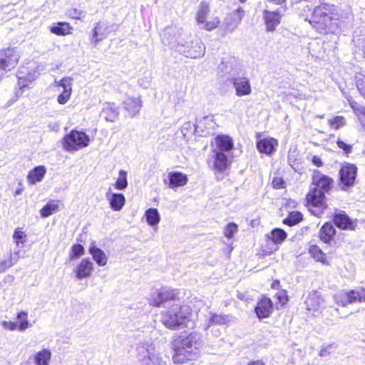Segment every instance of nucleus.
<instances>
[{
  "label": "nucleus",
  "mask_w": 365,
  "mask_h": 365,
  "mask_svg": "<svg viewBox=\"0 0 365 365\" xmlns=\"http://www.w3.org/2000/svg\"><path fill=\"white\" fill-rule=\"evenodd\" d=\"M19 59L18 52L14 48H7L0 53V68L4 71H10L17 64Z\"/></svg>",
  "instance_id": "nucleus-10"
},
{
  "label": "nucleus",
  "mask_w": 365,
  "mask_h": 365,
  "mask_svg": "<svg viewBox=\"0 0 365 365\" xmlns=\"http://www.w3.org/2000/svg\"><path fill=\"white\" fill-rule=\"evenodd\" d=\"M238 231V226L234 222L229 223L225 228L224 235L230 239Z\"/></svg>",
  "instance_id": "nucleus-49"
},
{
  "label": "nucleus",
  "mask_w": 365,
  "mask_h": 365,
  "mask_svg": "<svg viewBox=\"0 0 365 365\" xmlns=\"http://www.w3.org/2000/svg\"><path fill=\"white\" fill-rule=\"evenodd\" d=\"M336 144L339 148L344 150L346 154H349V153L351 152L352 146L345 143L344 141L338 140L336 141Z\"/></svg>",
  "instance_id": "nucleus-56"
},
{
  "label": "nucleus",
  "mask_w": 365,
  "mask_h": 365,
  "mask_svg": "<svg viewBox=\"0 0 365 365\" xmlns=\"http://www.w3.org/2000/svg\"><path fill=\"white\" fill-rule=\"evenodd\" d=\"M263 16L268 31H273L280 23L281 15L277 11H269L264 10Z\"/></svg>",
  "instance_id": "nucleus-22"
},
{
  "label": "nucleus",
  "mask_w": 365,
  "mask_h": 365,
  "mask_svg": "<svg viewBox=\"0 0 365 365\" xmlns=\"http://www.w3.org/2000/svg\"><path fill=\"white\" fill-rule=\"evenodd\" d=\"M46 173V169L44 166L40 165L30 170L27 176L28 182L31 185H34L38 182L42 180Z\"/></svg>",
  "instance_id": "nucleus-30"
},
{
  "label": "nucleus",
  "mask_w": 365,
  "mask_h": 365,
  "mask_svg": "<svg viewBox=\"0 0 365 365\" xmlns=\"http://www.w3.org/2000/svg\"><path fill=\"white\" fill-rule=\"evenodd\" d=\"M334 181L330 177L314 170L312 175V187L319 189L324 192H328L333 187Z\"/></svg>",
  "instance_id": "nucleus-12"
},
{
  "label": "nucleus",
  "mask_w": 365,
  "mask_h": 365,
  "mask_svg": "<svg viewBox=\"0 0 365 365\" xmlns=\"http://www.w3.org/2000/svg\"><path fill=\"white\" fill-rule=\"evenodd\" d=\"M23 191V189L22 188H19L17 189L16 191H15V195H21V192Z\"/></svg>",
  "instance_id": "nucleus-62"
},
{
  "label": "nucleus",
  "mask_w": 365,
  "mask_h": 365,
  "mask_svg": "<svg viewBox=\"0 0 365 365\" xmlns=\"http://www.w3.org/2000/svg\"><path fill=\"white\" fill-rule=\"evenodd\" d=\"M214 167L218 171H224L228 165L227 156L225 153L213 152Z\"/></svg>",
  "instance_id": "nucleus-32"
},
{
  "label": "nucleus",
  "mask_w": 365,
  "mask_h": 365,
  "mask_svg": "<svg viewBox=\"0 0 365 365\" xmlns=\"http://www.w3.org/2000/svg\"><path fill=\"white\" fill-rule=\"evenodd\" d=\"M331 9L332 6L327 4L316 6L312 11L311 21L324 27L329 26L333 19Z\"/></svg>",
  "instance_id": "nucleus-7"
},
{
  "label": "nucleus",
  "mask_w": 365,
  "mask_h": 365,
  "mask_svg": "<svg viewBox=\"0 0 365 365\" xmlns=\"http://www.w3.org/2000/svg\"><path fill=\"white\" fill-rule=\"evenodd\" d=\"M110 31V27L106 23L98 22L93 30L91 40L97 43L106 38Z\"/></svg>",
  "instance_id": "nucleus-24"
},
{
  "label": "nucleus",
  "mask_w": 365,
  "mask_h": 365,
  "mask_svg": "<svg viewBox=\"0 0 365 365\" xmlns=\"http://www.w3.org/2000/svg\"><path fill=\"white\" fill-rule=\"evenodd\" d=\"M93 271V264L89 258L83 259L73 269L75 277L78 280L90 277Z\"/></svg>",
  "instance_id": "nucleus-15"
},
{
  "label": "nucleus",
  "mask_w": 365,
  "mask_h": 365,
  "mask_svg": "<svg viewBox=\"0 0 365 365\" xmlns=\"http://www.w3.org/2000/svg\"><path fill=\"white\" fill-rule=\"evenodd\" d=\"M27 235L20 228L15 230L13 239L18 248H22L26 242Z\"/></svg>",
  "instance_id": "nucleus-41"
},
{
  "label": "nucleus",
  "mask_w": 365,
  "mask_h": 365,
  "mask_svg": "<svg viewBox=\"0 0 365 365\" xmlns=\"http://www.w3.org/2000/svg\"><path fill=\"white\" fill-rule=\"evenodd\" d=\"M209 331L216 337L220 336L221 334V329L217 327L215 325L212 327L208 331H206L207 335L209 334Z\"/></svg>",
  "instance_id": "nucleus-58"
},
{
  "label": "nucleus",
  "mask_w": 365,
  "mask_h": 365,
  "mask_svg": "<svg viewBox=\"0 0 365 365\" xmlns=\"http://www.w3.org/2000/svg\"><path fill=\"white\" fill-rule=\"evenodd\" d=\"M273 309L272 301L267 297H263L257 303L255 312L259 319L268 317Z\"/></svg>",
  "instance_id": "nucleus-21"
},
{
  "label": "nucleus",
  "mask_w": 365,
  "mask_h": 365,
  "mask_svg": "<svg viewBox=\"0 0 365 365\" xmlns=\"http://www.w3.org/2000/svg\"><path fill=\"white\" fill-rule=\"evenodd\" d=\"M85 250L84 247L79 244L73 245L71 247V250L69 254V257L71 260L74 259L75 258L79 257L84 255Z\"/></svg>",
  "instance_id": "nucleus-47"
},
{
  "label": "nucleus",
  "mask_w": 365,
  "mask_h": 365,
  "mask_svg": "<svg viewBox=\"0 0 365 365\" xmlns=\"http://www.w3.org/2000/svg\"><path fill=\"white\" fill-rule=\"evenodd\" d=\"M277 140L273 138H263L257 142V148L260 153L271 155L275 151Z\"/></svg>",
  "instance_id": "nucleus-23"
},
{
  "label": "nucleus",
  "mask_w": 365,
  "mask_h": 365,
  "mask_svg": "<svg viewBox=\"0 0 365 365\" xmlns=\"http://www.w3.org/2000/svg\"><path fill=\"white\" fill-rule=\"evenodd\" d=\"M69 16L73 19H80L81 17H84L83 12L81 10L77 9H71L68 11Z\"/></svg>",
  "instance_id": "nucleus-54"
},
{
  "label": "nucleus",
  "mask_w": 365,
  "mask_h": 365,
  "mask_svg": "<svg viewBox=\"0 0 365 365\" xmlns=\"http://www.w3.org/2000/svg\"><path fill=\"white\" fill-rule=\"evenodd\" d=\"M272 185L275 189H281L284 187L285 182L282 178L281 177H275L272 180Z\"/></svg>",
  "instance_id": "nucleus-55"
},
{
  "label": "nucleus",
  "mask_w": 365,
  "mask_h": 365,
  "mask_svg": "<svg viewBox=\"0 0 365 365\" xmlns=\"http://www.w3.org/2000/svg\"><path fill=\"white\" fill-rule=\"evenodd\" d=\"M269 2L274 3L275 4H281L284 2L285 0H267Z\"/></svg>",
  "instance_id": "nucleus-61"
},
{
  "label": "nucleus",
  "mask_w": 365,
  "mask_h": 365,
  "mask_svg": "<svg viewBox=\"0 0 365 365\" xmlns=\"http://www.w3.org/2000/svg\"><path fill=\"white\" fill-rule=\"evenodd\" d=\"M89 137L83 132L72 130L63 138V148L68 151L78 150L88 145Z\"/></svg>",
  "instance_id": "nucleus-6"
},
{
  "label": "nucleus",
  "mask_w": 365,
  "mask_h": 365,
  "mask_svg": "<svg viewBox=\"0 0 365 365\" xmlns=\"http://www.w3.org/2000/svg\"><path fill=\"white\" fill-rule=\"evenodd\" d=\"M197 131V127L195 123L185 122L181 128V132L186 140H189Z\"/></svg>",
  "instance_id": "nucleus-37"
},
{
  "label": "nucleus",
  "mask_w": 365,
  "mask_h": 365,
  "mask_svg": "<svg viewBox=\"0 0 365 365\" xmlns=\"http://www.w3.org/2000/svg\"><path fill=\"white\" fill-rule=\"evenodd\" d=\"M210 12V6L208 3L202 1L199 6V9L197 14L196 20L198 24H202L205 22L207 14Z\"/></svg>",
  "instance_id": "nucleus-38"
},
{
  "label": "nucleus",
  "mask_w": 365,
  "mask_h": 365,
  "mask_svg": "<svg viewBox=\"0 0 365 365\" xmlns=\"http://www.w3.org/2000/svg\"><path fill=\"white\" fill-rule=\"evenodd\" d=\"M179 292L177 289L164 287L155 292L150 299V304L155 307L165 305L170 307L173 303H178L177 297Z\"/></svg>",
  "instance_id": "nucleus-5"
},
{
  "label": "nucleus",
  "mask_w": 365,
  "mask_h": 365,
  "mask_svg": "<svg viewBox=\"0 0 365 365\" xmlns=\"http://www.w3.org/2000/svg\"><path fill=\"white\" fill-rule=\"evenodd\" d=\"M247 365H265L262 361L257 360L248 363Z\"/></svg>",
  "instance_id": "nucleus-60"
},
{
  "label": "nucleus",
  "mask_w": 365,
  "mask_h": 365,
  "mask_svg": "<svg viewBox=\"0 0 365 365\" xmlns=\"http://www.w3.org/2000/svg\"><path fill=\"white\" fill-rule=\"evenodd\" d=\"M115 188L118 190H124L128 186L127 173L124 170L119 172V176L115 182Z\"/></svg>",
  "instance_id": "nucleus-46"
},
{
  "label": "nucleus",
  "mask_w": 365,
  "mask_h": 365,
  "mask_svg": "<svg viewBox=\"0 0 365 365\" xmlns=\"http://www.w3.org/2000/svg\"><path fill=\"white\" fill-rule=\"evenodd\" d=\"M71 84L72 78L70 77H65L58 83V86H61L63 89V92L58 96V103L65 104L68 102L71 94Z\"/></svg>",
  "instance_id": "nucleus-19"
},
{
  "label": "nucleus",
  "mask_w": 365,
  "mask_h": 365,
  "mask_svg": "<svg viewBox=\"0 0 365 365\" xmlns=\"http://www.w3.org/2000/svg\"><path fill=\"white\" fill-rule=\"evenodd\" d=\"M269 237L276 244L282 243L287 237V233L282 229L277 228L272 231Z\"/></svg>",
  "instance_id": "nucleus-42"
},
{
  "label": "nucleus",
  "mask_w": 365,
  "mask_h": 365,
  "mask_svg": "<svg viewBox=\"0 0 365 365\" xmlns=\"http://www.w3.org/2000/svg\"><path fill=\"white\" fill-rule=\"evenodd\" d=\"M106 198L109 200L110 207L115 211L120 210L125 202V197L120 193H106Z\"/></svg>",
  "instance_id": "nucleus-27"
},
{
  "label": "nucleus",
  "mask_w": 365,
  "mask_h": 365,
  "mask_svg": "<svg viewBox=\"0 0 365 365\" xmlns=\"http://www.w3.org/2000/svg\"><path fill=\"white\" fill-rule=\"evenodd\" d=\"M241 3H245L246 0H239Z\"/></svg>",
  "instance_id": "nucleus-63"
},
{
  "label": "nucleus",
  "mask_w": 365,
  "mask_h": 365,
  "mask_svg": "<svg viewBox=\"0 0 365 365\" xmlns=\"http://www.w3.org/2000/svg\"><path fill=\"white\" fill-rule=\"evenodd\" d=\"M232 317L229 315L217 314L211 313L208 319V322L205 327V331H208L212 327L217 325H224L229 323Z\"/></svg>",
  "instance_id": "nucleus-26"
},
{
  "label": "nucleus",
  "mask_w": 365,
  "mask_h": 365,
  "mask_svg": "<svg viewBox=\"0 0 365 365\" xmlns=\"http://www.w3.org/2000/svg\"><path fill=\"white\" fill-rule=\"evenodd\" d=\"M277 299L279 300V302L280 304V307H282L284 304H285L287 301V296L285 293V292H281L277 294Z\"/></svg>",
  "instance_id": "nucleus-57"
},
{
  "label": "nucleus",
  "mask_w": 365,
  "mask_h": 365,
  "mask_svg": "<svg viewBox=\"0 0 365 365\" xmlns=\"http://www.w3.org/2000/svg\"><path fill=\"white\" fill-rule=\"evenodd\" d=\"M216 147L212 152L226 153L230 151L233 147L232 139L227 135H217L215 138Z\"/></svg>",
  "instance_id": "nucleus-25"
},
{
  "label": "nucleus",
  "mask_w": 365,
  "mask_h": 365,
  "mask_svg": "<svg viewBox=\"0 0 365 365\" xmlns=\"http://www.w3.org/2000/svg\"><path fill=\"white\" fill-rule=\"evenodd\" d=\"M118 109L115 106L114 103H103L102 109V115L107 121L114 122L118 119Z\"/></svg>",
  "instance_id": "nucleus-28"
},
{
  "label": "nucleus",
  "mask_w": 365,
  "mask_h": 365,
  "mask_svg": "<svg viewBox=\"0 0 365 365\" xmlns=\"http://www.w3.org/2000/svg\"><path fill=\"white\" fill-rule=\"evenodd\" d=\"M88 251L98 265L103 267L107 264L108 257L102 250L93 245L89 247Z\"/></svg>",
  "instance_id": "nucleus-31"
},
{
  "label": "nucleus",
  "mask_w": 365,
  "mask_h": 365,
  "mask_svg": "<svg viewBox=\"0 0 365 365\" xmlns=\"http://www.w3.org/2000/svg\"><path fill=\"white\" fill-rule=\"evenodd\" d=\"M329 125L335 130L339 129L345 124V119L342 116H336L329 120Z\"/></svg>",
  "instance_id": "nucleus-51"
},
{
  "label": "nucleus",
  "mask_w": 365,
  "mask_h": 365,
  "mask_svg": "<svg viewBox=\"0 0 365 365\" xmlns=\"http://www.w3.org/2000/svg\"><path fill=\"white\" fill-rule=\"evenodd\" d=\"M191 316L189 306L173 303L168 310L162 312L161 322L168 329H176L182 326L188 327L193 325Z\"/></svg>",
  "instance_id": "nucleus-3"
},
{
  "label": "nucleus",
  "mask_w": 365,
  "mask_h": 365,
  "mask_svg": "<svg viewBox=\"0 0 365 365\" xmlns=\"http://www.w3.org/2000/svg\"><path fill=\"white\" fill-rule=\"evenodd\" d=\"M16 319L18 320V330L19 331H24L27 329L31 327V324L29 323L28 319V313L25 311H21L17 313Z\"/></svg>",
  "instance_id": "nucleus-33"
},
{
  "label": "nucleus",
  "mask_w": 365,
  "mask_h": 365,
  "mask_svg": "<svg viewBox=\"0 0 365 365\" xmlns=\"http://www.w3.org/2000/svg\"><path fill=\"white\" fill-rule=\"evenodd\" d=\"M357 168L352 164L347 163L341 167L339 171V186L342 190L352 187L355 183Z\"/></svg>",
  "instance_id": "nucleus-8"
},
{
  "label": "nucleus",
  "mask_w": 365,
  "mask_h": 365,
  "mask_svg": "<svg viewBox=\"0 0 365 365\" xmlns=\"http://www.w3.org/2000/svg\"><path fill=\"white\" fill-rule=\"evenodd\" d=\"M302 220V215L299 212H292L289 216L284 220V223L289 225L293 226L299 223Z\"/></svg>",
  "instance_id": "nucleus-45"
},
{
  "label": "nucleus",
  "mask_w": 365,
  "mask_h": 365,
  "mask_svg": "<svg viewBox=\"0 0 365 365\" xmlns=\"http://www.w3.org/2000/svg\"><path fill=\"white\" fill-rule=\"evenodd\" d=\"M336 348L335 344H329L321 348L319 355L322 357H327L331 354L336 350Z\"/></svg>",
  "instance_id": "nucleus-50"
},
{
  "label": "nucleus",
  "mask_w": 365,
  "mask_h": 365,
  "mask_svg": "<svg viewBox=\"0 0 365 365\" xmlns=\"http://www.w3.org/2000/svg\"><path fill=\"white\" fill-rule=\"evenodd\" d=\"M232 81L237 96L241 97L251 93L252 88L247 78L233 77Z\"/></svg>",
  "instance_id": "nucleus-16"
},
{
  "label": "nucleus",
  "mask_w": 365,
  "mask_h": 365,
  "mask_svg": "<svg viewBox=\"0 0 365 365\" xmlns=\"http://www.w3.org/2000/svg\"><path fill=\"white\" fill-rule=\"evenodd\" d=\"M145 215L147 222L153 227L156 226L160 220V214L155 208H149L146 210Z\"/></svg>",
  "instance_id": "nucleus-36"
},
{
  "label": "nucleus",
  "mask_w": 365,
  "mask_h": 365,
  "mask_svg": "<svg viewBox=\"0 0 365 365\" xmlns=\"http://www.w3.org/2000/svg\"><path fill=\"white\" fill-rule=\"evenodd\" d=\"M2 327L4 329L9 331L18 330V324L12 321H4L2 322Z\"/></svg>",
  "instance_id": "nucleus-53"
},
{
  "label": "nucleus",
  "mask_w": 365,
  "mask_h": 365,
  "mask_svg": "<svg viewBox=\"0 0 365 365\" xmlns=\"http://www.w3.org/2000/svg\"><path fill=\"white\" fill-rule=\"evenodd\" d=\"M356 83L357 88L361 96L365 98V75L358 74L356 76Z\"/></svg>",
  "instance_id": "nucleus-48"
},
{
  "label": "nucleus",
  "mask_w": 365,
  "mask_h": 365,
  "mask_svg": "<svg viewBox=\"0 0 365 365\" xmlns=\"http://www.w3.org/2000/svg\"><path fill=\"white\" fill-rule=\"evenodd\" d=\"M338 297H336V303H341L344 307L346 306L348 304H351L356 302H365V284L356 288V289L351 290L341 296V301H339Z\"/></svg>",
  "instance_id": "nucleus-11"
},
{
  "label": "nucleus",
  "mask_w": 365,
  "mask_h": 365,
  "mask_svg": "<svg viewBox=\"0 0 365 365\" xmlns=\"http://www.w3.org/2000/svg\"><path fill=\"white\" fill-rule=\"evenodd\" d=\"M58 202L56 201L48 202L41 210V215L47 217L58 210Z\"/></svg>",
  "instance_id": "nucleus-40"
},
{
  "label": "nucleus",
  "mask_w": 365,
  "mask_h": 365,
  "mask_svg": "<svg viewBox=\"0 0 365 365\" xmlns=\"http://www.w3.org/2000/svg\"><path fill=\"white\" fill-rule=\"evenodd\" d=\"M168 187L173 190L185 186L188 182L187 175L178 171L170 172L168 174Z\"/></svg>",
  "instance_id": "nucleus-17"
},
{
  "label": "nucleus",
  "mask_w": 365,
  "mask_h": 365,
  "mask_svg": "<svg viewBox=\"0 0 365 365\" xmlns=\"http://www.w3.org/2000/svg\"><path fill=\"white\" fill-rule=\"evenodd\" d=\"M306 309L309 312L315 314L316 313H321L322 310L325 307L324 299L318 291L310 292L306 297L304 301Z\"/></svg>",
  "instance_id": "nucleus-9"
},
{
  "label": "nucleus",
  "mask_w": 365,
  "mask_h": 365,
  "mask_svg": "<svg viewBox=\"0 0 365 365\" xmlns=\"http://www.w3.org/2000/svg\"><path fill=\"white\" fill-rule=\"evenodd\" d=\"M202 346V336L193 332L182 338L177 342L173 360L175 364H184L190 360L195 359Z\"/></svg>",
  "instance_id": "nucleus-2"
},
{
  "label": "nucleus",
  "mask_w": 365,
  "mask_h": 365,
  "mask_svg": "<svg viewBox=\"0 0 365 365\" xmlns=\"http://www.w3.org/2000/svg\"><path fill=\"white\" fill-rule=\"evenodd\" d=\"M334 225L341 230H354L356 227V221L351 219L344 211L336 212L333 217Z\"/></svg>",
  "instance_id": "nucleus-14"
},
{
  "label": "nucleus",
  "mask_w": 365,
  "mask_h": 365,
  "mask_svg": "<svg viewBox=\"0 0 365 365\" xmlns=\"http://www.w3.org/2000/svg\"><path fill=\"white\" fill-rule=\"evenodd\" d=\"M36 77L37 75L36 72H29L28 73H26V72L24 71V68H21V70L19 71L17 74L19 83L21 86V88L26 87L27 86L25 83L26 82H32Z\"/></svg>",
  "instance_id": "nucleus-34"
},
{
  "label": "nucleus",
  "mask_w": 365,
  "mask_h": 365,
  "mask_svg": "<svg viewBox=\"0 0 365 365\" xmlns=\"http://www.w3.org/2000/svg\"><path fill=\"white\" fill-rule=\"evenodd\" d=\"M123 106L128 115L133 118L140 113L142 101L139 98L127 96L123 102Z\"/></svg>",
  "instance_id": "nucleus-18"
},
{
  "label": "nucleus",
  "mask_w": 365,
  "mask_h": 365,
  "mask_svg": "<svg viewBox=\"0 0 365 365\" xmlns=\"http://www.w3.org/2000/svg\"><path fill=\"white\" fill-rule=\"evenodd\" d=\"M325 192L319 189L311 187L309 192L307 195V200L309 205L313 207H322L325 199Z\"/></svg>",
  "instance_id": "nucleus-20"
},
{
  "label": "nucleus",
  "mask_w": 365,
  "mask_h": 365,
  "mask_svg": "<svg viewBox=\"0 0 365 365\" xmlns=\"http://www.w3.org/2000/svg\"><path fill=\"white\" fill-rule=\"evenodd\" d=\"M309 252L317 261L321 262L323 264L327 262L326 255L317 245H311L309 249Z\"/></svg>",
  "instance_id": "nucleus-39"
},
{
  "label": "nucleus",
  "mask_w": 365,
  "mask_h": 365,
  "mask_svg": "<svg viewBox=\"0 0 365 365\" xmlns=\"http://www.w3.org/2000/svg\"><path fill=\"white\" fill-rule=\"evenodd\" d=\"M71 29V27L70 24L66 22H58L56 25L50 28L51 33L58 36H65L70 34Z\"/></svg>",
  "instance_id": "nucleus-35"
},
{
  "label": "nucleus",
  "mask_w": 365,
  "mask_h": 365,
  "mask_svg": "<svg viewBox=\"0 0 365 365\" xmlns=\"http://www.w3.org/2000/svg\"><path fill=\"white\" fill-rule=\"evenodd\" d=\"M220 23V20L218 17H215L210 21H205L202 24L204 25L203 28L207 31H212L214 29L217 28Z\"/></svg>",
  "instance_id": "nucleus-52"
},
{
  "label": "nucleus",
  "mask_w": 365,
  "mask_h": 365,
  "mask_svg": "<svg viewBox=\"0 0 365 365\" xmlns=\"http://www.w3.org/2000/svg\"><path fill=\"white\" fill-rule=\"evenodd\" d=\"M52 353L50 349L43 348L35 352L25 365H50Z\"/></svg>",
  "instance_id": "nucleus-13"
},
{
  "label": "nucleus",
  "mask_w": 365,
  "mask_h": 365,
  "mask_svg": "<svg viewBox=\"0 0 365 365\" xmlns=\"http://www.w3.org/2000/svg\"><path fill=\"white\" fill-rule=\"evenodd\" d=\"M20 254V251H14V255L16 257L14 258L11 255L9 257V258L7 260H2L0 262V272L5 271L6 269L11 267L13 266L18 260L19 256Z\"/></svg>",
  "instance_id": "nucleus-43"
},
{
  "label": "nucleus",
  "mask_w": 365,
  "mask_h": 365,
  "mask_svg": "<svg viewBox=\"0 0 365 365\" xmlns=\"http://www.w3.org/2000/svg\"><path fill=\"white\" fill-rule=\"evenodd\" d=\"M189 35L181 29L167 28L164 31L163 42L170 45L180 53L191 58H200L204 56L205 46L204 43L197 40L192 41V46L188 45Z\"/></svg>",
  "instance_id": "nucleus-1"
},
{
  "label": "nucleus",
  "mask_w": 365,
  "mask_h": 365,
  "mask_svg": "<svg viewBox=\"0 0 365 365\" xmlns=\"http://www.w3.org/2000/svg\"><path fill=\"white\" fill-rule=\"evenodd\" d=\"M336 230L331 222H326L320 229L319 238L324 243H329L334 237Z\"/></svg>",
  "instance_id": "nucleus-29"
},
{
  "label": "nucleus",
  "mask_w": 365,
  "mask_h": 365,
  "mask_svg": "<svg viewBox=\"0 0 365 365\" xmlns=\"http://www.w3.org/2000/svg\"><path fill=\"white\" fill-rule=\"evenodd\" d=\"M312 163L317 167H320L323 164L321 158L317 155L313 156Z\"/></svg>",
  "instance_id": "nucleus-59"
},
{
  "label": "nucleus",
  "mask_w": 365,
  "mask_h": 365,
  "mask_svg": "<svg viewBox=\"0 0 365 365\" xmlns=\"http://www.w3.org/2000/svg\"><path fill=\"white\" fill-rule=\"evenodd\" d=\"M233 16V24H227V27L231 31H233L237 26L240 24L242 21V19L244 16V10L242 8L237 9L234 14Z\"/></svg>",
  "instance_id": "nucleus-44"
},
{
  "label": "nucleus",
  "mask_w": 365,
  "mask_h": 365,
  "mask_svg": "<svg viewBox=\"0 0 365 365\" xmlns=\"http://www.w3.org/2000/svg\"><path fill=\"white\" fill-rule=\"evenodd\" d=\"M136 351L140 365H168L165 357L156 350L152 343L140 342Z\"/></svg>",
  "instance_id": "nucleus-4"
}]
</instances>
